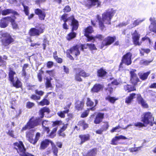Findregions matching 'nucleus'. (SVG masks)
Listing matches in <instances>:
<instances>
[{
	"mask_svg": "<svg viewBox=\"0 0 156 156\" xmlns=\"http://www.w3.org/2000/svg\"><path fill=\"white\" fill-rule=\"evenodd\" d=\"M115 12V11L112 9H108L102 15V19H99V16L97 15V18L99 21V27L101 30H102L105 27L104 23H110V20Z\"/></svg>",
	"mask_w": 156,
	"mask_h": 156,
	"instance_id": "nucleus-1",
	"label": "nucleus"
},
{
	"mask_svg": "<svg viewBox=\"0 0 156 156\" xmlns=\"http://www.w3.org/2000/svg\"><path fill=\"white\" fill-rule=\"evenodd\" d=\"M61 20L64 22H69V24H70L73 27L72 31L76 30L78 27V21L75 20L73 16L67 18V15L64 14L61 17Z\"/></svg>",
	"mask_w": 156,
	"mask_h": 156,
	"instance_id": "nucleus-2",
	"label": "nucleus"
},
{
	"mask_svg": "<svg viewBox=\"0 0 156 156\" xmlns=\"http://www.w3.org/2000/svg\"><path fill=\"white\" fill-rule=\"evenodd\" d=\"M14 145V148L21 156H34L31 154L25 153L26 150L22 142L15 143Z\"/></svg>",
	"mask_w": 156,
	"mask_h": 156,
	"instance_id": "nucleus-3",
	"label": "nucleus"
},
{
	"mask_svg": "<svg viewBox=\"0 0 156 156\" xmlns=\"http://www.w3.org/2000/svg\"><path fill=\"white\" fill-rule=\"evenodd\" d=\"M42 121V119L40 118H31L27 124L22 129V130H25L27 129L33 128L34 127L39 125Z\"/></svg>",
	"mask_w": 156,
	"mask_h": 156,
	"instance_id": "nucleus-4",
	"label": "nucleus"
},
{
	"mask_svg": "<svg viewBox=\"0 0 156 156\" xmlns=\"http://www.w3.org/2000/svg\"><path fill=\"white\" fill-rule=\"evenodd\" d=\"M36 28H31L29 32L31 36H38L44 32V26L43 24H40L39 27H36Z\"/></svg>",
	"mask_w": 156,
	"mask_h": 156,
	"instance_id": "nucleus-5",
	"label": "nucleus"
},
{
	"mask_svg": "<svg viewBox=\"0 0 156 156\" xmlns=\"http://www.w3.org/2000/svg\"><path fill=\"white\" fill-rule=\"evenodd\" d=\"M85 46L82 45H77L73 47L70 49L68 53L71 54L73 56H76L80 54V50H83Z\"/></svg>",
	"mask_w": 156,
	"mask_h": 156,
	"instance_id": "nucleus-6",
	"label": "nucleus"
},
{
	"mask_svg": "<svg viewBox=\"0 0 156 156\" xmlns=\"http://www.w3.org/2000/svg\"><path fill=\"white\" fill-rule=\"evenodd\" d=\"M132 54L130 52L127 53L124 55L122 58V62L119 65V67H121L122 63H124L127 65H130L132 62Z\"/></svg>",
	"mask_w": 156,
	"mask_h": 156,
	"instance_id": "nucleus-7",
	"label": "nucleus"
},
{
	"mask_svg": "<svg viewBox=\"0 0 156 156\" xmlns=\"http://www.w3.org/2000/svg\"><path fill=\"white\" fill-rule=\"evenodd\" d=\"M2 37L3 38L2 40V42L4 46H7L13 41V40L11 36L7 33L3 34Z\"/></svg>",
	"mask_w": 156,
	"mask_h": 156,
	"instance_id": "nucleus-8",
	"label": "nucleus"
},
{
	"mask_svg": "<svg viewBox=\"0 0 156 156\" xmlns=\"http://www.w3.org/2000/svg\"><path fill=\"white\" fill-rule=\"evenodd\" d=\"M154 120V118L151 112L145 113L142 121L146 124H150L151 126L153 125L152 122Z\"/></svg>",
	"mask_w": 156,
	"mask_h": 156,
	"instance_id": "nucleus-9",
	"label": "nucleus"
},
{
	"mask_svg": "<svg viewBox=\"0 0 156 156\" xmlns=\"http://www.w3.org/2000/svg\"><path fill=\"white\" fill-rule=\"evenodd\" d=\"M136 71V69H132L130 72L131 76L130 81L134 85H136L139 81V79L138 78L136 74L135 73Z\"/></svg>",
	"mask_w": 156,
	"mask_h": 156,
	"instance_id": "nucleus-10",
	"label": "nucleus"
},
{
	"mask_svg": "<svg viewBox=\"0 0 156 156\" xmlns=\"http://www.w3.org/2000/svg\"><path fill=\"white\" fill-rule=\"evenodd\" d=\"M35 13L38 15L39 19L41 20H44L46 16V14L45 12L39 9H37L34 10Z\"/></svg>",
	"mask_w": 156,
	"mask_h": 156,
	"instance_id": "nucleus-11",
	"label": "nucleus"
},
{
	"mask_svg": "<svg viewBox=\"0 0 156 156\" xmlns=\"http://www.w3.org/2000/svg\"><path fill=\"white\" fill-rule=\"evenodd\" d=\"M140 37V35L138 34L136 30H135L134 33L132 34V38L134 44L136 45H140L141 43L139 42V40Z\"/></svg>",
	"mask_w": 156,
	"mask_h": 156,
	"instance_id": "nucleus-12",
	"label": "nucleus"
},
{
	"mask_svg": "<svg viewBox=\"0 0 156 156\" xmlns=\"http://www.w3.org/2000/svg\"><path fill=\"white\" fill-rule=\"evenodd\" d=\"M115 38V37H107L102 42V45L103 46H108L110 45L114 41Z\"/></svg>",
	"mask_w": 156,
	"mask_h": 156,
	"instance_id": "nucleus-13",
	"label": "nucleus"
},
{
	"mask_svg": "<svg viewBox=\"0 0 156 156\" xmlns=\"http://www.w3.org/2000/svg\"><path fill=\"white\" fill-rule=\"evenodd\" d=\"M10 19V17H5L1 20L0 21V27L2 28L6 27L8 25Z\"/></svg>",
	"mask_w": 156,
	"mask_h": 156,
	"instance_id": "nucleus-14",
	"label": "nucleus"
},
{
	"mask_svg": "<svg viewBox=\"0 0 156 156\" xmlns=\"http://www.w3.org/2000/svg\"><path fill=\"white\" fill-rule=\"evenodd\" d=\"M100 3L98 0H87L86 5L88 7L91 6H98Z\"/></svg>",
	"mask_w": 156,
	"mask_h": 156,
	"instance_id": "nucleus-15",
	"label": "nucleus"
},
{
	"mask_svg": "<svg viewBox=\"0 0 156 156\" xmlns=\"http://www.w3.org/2000/svg\"><path fill=\"white\" fill-rule=\"evenodd\" d=\"M34 132L33 130H30L29 132L27 133L26 136L28 138V141L31 144H35V141H33L32 139L34 137Z\"/></svg>",
	"mask_w": 156,
	"mask_h": 156,
	"instance_id": "nucleus-16",
	"label": "nucleus"
},
{
	"mask_svg": "<svg viewBox=\"0 0 156 156\" xmlns=\"http://www.w3.org/2000/svg\"><path fill=\"white\" fill-rule=\"evenodd\" d=\"M93 31L92 28L91 26H89L85 30V35L87 38L88 41L93 39L92 37H90L88 35L89 34L92 33Z\"/></svg>",
	"mask_w": 156,
	"mask_h": 156,
	"instance_id": "nucleus-17",
	"label": "nucleus"
},
{
	"mask_svg": "<svg viewBox=\"0 0 156 156\" xmlns=\"http://www.w3.org/2000/svg\"><path fill=\"white\" fill-rule=\"evenodd\" d=\"M103 86L100 84H96L94 85L91 90V91L93 92L98 93L103 88Z\"/></svg>",
	"mask_w": 156,
	"mask_h": 156,
	"instance_id": "nucleus-18",
	"label": "nucleus"
},
{
	"mask_svg": "<svg viewBox=\"0 0 156 156\" xmlns=\"http://www.w3.org/2000/svg\"><path fill=\"white\" fill-rule=\"evenodd\" d=\"M9 78L11 82L13 81L15 79V78L17 77L15 72L13 71V69L11 68H9Z\"/></svg>",
	"mask_w": 156,
	"mask_h": 156,
	"instance_id": "nucleus-19",
	"label": "nucleus"
},
{
	"mask_svg": "<svg viewBox=\"0 0 156 156\" xmlns=\"http://www.w3.org/2000/svg\"><path fill=\"white\" fill-rule=\"evenodd\" d=\"M0 11L3 15H7L11 13L16 15H18V13L16 12L12 9H6L2 10H0Z\"/></svg>",
	"mask_w": 156,
	"mask_h": 156,
	"instance_id": "nucleus-20",
	"label": "nucleus"
},
{
	"mask_svg": "<svg viewBox=\"0 0 156 156\" xmlns=\"http://www.w3.org/2000/svg\"><path fill=\"white\" fill-rule=\"evenodd\" d=\"M119 84V83L117 80H115L112 83V84H108V87L106 89L110 93H112L113 91V85H118Z\"/></svg>",
	"mask_w": 156,
	"mask_h": 156,
	"instance_id": "nucleus-21",
	"label": "nucleus"
},
{
	"mask_svg": "<svg viewBox=\"0 0 156 156\" xmlns=\"http://www.w3.org/2000/svg\"><path fill=\"white\" fill-rule=\"evenodd\" d=\"M104 116V114L101 113H98L94 121L95 124H99L102 121Z\"/></svg>",
	"mask_w": 156,
	"mask_h": 156,
	"instance_id": "nucleus-22",
	"label": "nucleus"
},
{
	"mask_svg": "<svg viewBox=\"0 0 156 156\" xmlns=\"http://www.w3.org/2000/svg\"><path fill=\"white\" fill-rule=\"evenodd\" d=\"M90 136L88 134L80 135L79 137L81 139V144H82L84 142L90 139Z\"/></svg>",
	"mask_w": 156,
	"mask_h": 156,
	"instance_id": "nucleus-23",
	"label": "nucleus"
},
{
	"mask_svg": "<svg viewBox=\"0 0 156 156\" xmlns=\"http://www.w3.org/2000/svg\"><path fill=\"white\" fill-rule=\"evenodd\" d=\"M136 94L132 93L130 94L129 96L127 97L125 99V102L127 104L130 103L132 101L133 99L136 98Z\"/></svg>",
	"mask_w": 156,
	"mask_h": 156,
	"instance_id": "nucleus-24",
	"label": "nucleus"
},
{
	"mask_svg": "<svg viewBox=\"0 0 156 156\" xmlns=\"http://www.w3.org/2000/svg\"><path fill=\"white\" fill-rule=\"evenodd\" d=\"M50 141H51L49 140H45L42 141L41 144L40 148L42 149H44L50 143Z\"/></svg>",
	"mask_w": 156,
	"mask_h": 156,
	"instance_id": "nucleus-25",
	"label": "nucleus"
},
{
	"mask_svg": "<svg viewBox=\"0 0 156 156\" xmlns=\"http://www.w3.org/2000/svg\"><path fill=\"white\" fill-rule=\"evenodd\" d=\"M12 83L13 86L18 88L21 87L22 84L18 80L17 77L15 78V79L13 81Z\"/></svg>",
	"mask_w": 156,
	"mask_h": 156,
	"instance_id": "nucleus-26",
	"label": "nucleus"
},
{
	"mask_svg": "<svg viewBox=\"0 0 156 156\" xmlns=\"http://www.w3.org/2000/svg\"><path fill=\"white\" fill-rule=\"evenodd\" d=\"M150 71L147 72L146 73H141L139 74V75L140 79L142 80H144L146 79L150 73Z\"/></svg>",
	"mask_w": 156,
	"mask_h": 156,
	"instance_id": "nucleus-27",
	"label": "nucleus"
},
{
	"mask_svg": "<svg viewBox=\"0 0 156 156\" xmlns=\"http://www.w3.org/2000/svg\"><path fill=\"white\" fill-rule=\"evenodd\" d=\"M84 104V102L83 101H78L76 103L75 107L78 110H81Z\"/></svg>",
	"mask_w": 156,
	"mask_h": 156,
	"instance_id": "nucleus-28",
	"label": "nucleus"
},
{
	"mask_svg": "<svg viewBox=\"0 0 156 156\" xmlns=\"http://www.w3.org/2000/svg\"><path fill=\"white\" fill-rule=\"evenodd\" d=\"M124 88L125 90L127 91L128 92L136 90V88L135 87H132L129 85L125 86H124Z\"/></svg>",
	"mask_w": 156,
	"mask_h": 156,
	"instance_id": "nucleus-29",
	"label": "nucleus"
},
{
	"mask_svg": "<svg viewBox=\"0 0 156 156\" xmlns=\"http://www.w3.org/2000/svg\"><path fill=\"white\" fill-rule=\"evenodd\" d=\"M50 112L49 109L47 107H44L41 109L40 111V117L43 118L44 116V113L45 112L49 113Z\"/></svg>",
	"mask_w": 156,
	"mask_h": 156,
	"instance_id": "nucleus-30",
	"label": "nucleus"
},
{
	"mask_svg": "<svg viewBox=\"0 0 156 156\" xmlns=\"http://www.w3.org/2000/svg\"><path fill=\"white\" fill-rule=\"evenodd\" d=\"M50 143L52 146V149L55 155L57 156V153L58 152V149L56 147L55 145L52 141H50Z\"/></svg>",
	"mask_w": 156,
	"mask_h": 156,
	"instance_id": "nucleus-31",
	"label": "nucleus"
},
{
	"mask_svg": "<svg viewBox=\"0 0 156 156\" xmlns=\"http://www.w3.org/2000/svg\"><path fill=\"white\" fill-rule=\"evenodd\" d=\"M106 73V71L101 68L98 70L97 71L98 76L99 77H103Z\"/></svg>",
	"mask_w": 156,
	"mask_h": 156,
	"instance_id": "nucleus-32",
	"label": "nucleus"
},
{
	"mask_svg": "<svg viewBox=\"0 0 156 156\" xmlns=\"http://www.w3.org/2000/svg\"><path fill=\"white\" fill-rule=\"evenodd\" d=\"M83 45H85V47H83V48H89L91 50H94L96 49V48L94 44H84Z\"/></svg>",
	"mask_w": 156,
	"mask_h": 156,
	"instance_id": "nucleus-33",
	"label": "nucleus"
},
{
	"mask_svg": "<svg viewBox=\"0 0 156 156\" xmlns=\"http://www.w3.org/2000/svg\"><path fill=\"white\" fill-rule=\"evenodd\" d=\"M69 112L68 109H67L66 110L63 111L59 112L57 113V114L61 118H64L65 117V114Z\"/></svg>",
	"mask_w": 156,
	"mask_h": 156,
	"instance_id": "nucleus-34",
	"label": "nucleus"
},
{
	"mask_svg": "<svg viewBox=\"0 0 156 156\" xmlns=\"http://www.w3.org/2000/svg\"><path fill=\"white\" fill-rule=\"evenodd\" d=\"M57 52L55 51L53 53V57L56 61L58 63H61L62 62V59L61 58H58L57 56Z\"/></svg>",
	"mask_w": 156,
	"mask_h": 156,
	"instance_id": "nucleus-35",
	"label": "nucleus"
},
{
	"mask_svg": "<svg viewBox=\"0 0 156 156\" xmlns=\"http://www.w3.org/2000/svg\"><path fill=\"white\" fill-rule=\"evenodd\" d=\"M106 99L110 102L113 103L115 102V101L118 99V98H116L115 97H111L109 96H108L106 97L105 98Z\"/></svg>",
	"mask_w": 156,
	"mask_h": 156,
	"instance_id": "nucleus-36",
	"label": "nucleus"
},
{
	"mask_svg": "<svg viewBox=\"0 0 156 156\" xmlns=\"http://www.w3.org/2000/svg\"><path fill=\"white\" fill-rule=\"evenodd\" d=\"M47 124H48V121L46 120L42 122V125L44 129L47 131V133H48L49 130L48 127L46 126Z\"/></svg>",
	"mask_w": 156,
	"mask_h": 156,
	"instance_id": "nucleus-37",
	"label": "nucleus"
},
{
	"mask_svg": "<svg viewBox=\"0 0 156 156\" xmlns=\"http://www.w3.org/2000/svg\"><path fill=\"white\" fill-rule=\"evenodd\" d=\"M136 98L138 103L140 105L145 101L140 94H137Z\"/></svg>",
	"mask_w": 156,
	"mask_h": 156,
	"instance_id": "nucleus-38",
	"label": "nucleus"
},
{
	"mask_svg": "<svg viewBox=\"0 0 156 156\" xmlns=\"http://www.w3.org/2000/svg\"><path fill=\"white\" fill-rule=\"evenodd\" d=\"M76 35V34L74 32H72L69 34L67 37V39L68 40H70L71 39L75 37Z\"/></svg>",
	"mask_w": 156,
	"mask_h": 156,
	"instance_id": "nucleus-39",
	"label": "nucleus"
},
{
	"mask_svg": "<svg viewBox=\"0 0 156 156\" xmlns=\"http://www.w3.org/2000/svg\"><path fill=\"white\" fill-rule=\"evenodd\" d=\"M145 20L144 19H143L142 20H140L139 19H137L133 23V26L132 27H134L138 25H139L140 23H141L143 21Z\"/></svg>",
	"mask_w": 156,
	"mask_h": 156,
	"instance_id": "nucleus-40",
	"label": "nucleus"
},
{
	"mask_svg": "<svg viewBox=\"0 0 156 156\" xmlns=\"http://www.w3.org/2000/svg\"><path fill=\"white\" fill-rule=\"evenodd\" d=\"M49 104V101L46 99H44L39 103V105L43 106L44 105H48Z\"/></svg>",
	"mask_w": 156,
	"mask_h": 156,
	"instance_id": "nucleus-41",
	"label": "nucleus"
},
{
	"mask_svg": "<svg viewBox=\"0 0 156 156\" xmlns=\"http://www.w3.org/2000/svg\"><path fill=\"white\" fill-rule=\"evenodd\" d=\"M10 21L12 23V27L13 29H16L18 28V25L16 23L13 19L11 18Z\"/></svg>",
	"mask_w": 156,
	"mask_h": 156,
	"instance_id": "nucleus-42",
	"label": "nucleus"
},
{
	"mask_svg": "<svg viewBox=\"0 0 156 156\" xmlns=\"http://www.w3.org/2000/svg\"><path fill=\"white\" fill-rule=\"evenodd\" d=\"M79 124L80 126H83L84 129H86L88 127V124H86L85 122L83 120L80 121L79 122Z\"/></svg>",
	"mask_w": 156,
	"mask_h": 156,
	"instance_id": "nucleus-43",
	"label": "nucleus"
},
{
	"mask_svg": "<svg viewBox=\"0 0 156 156\" xmlns=\"http://www.w3.org/2000/svg\"><path fill=\"white\" fill-rule=\"evenodd\" d=\"M81 75L79 73H76L75 76V80L79 82H80L82 81V78L80 77Z\"/></svg>",
	"mask_w": 156,
	"mask_h": 156,
	"instance_id": "nucleus-44",
	"label": "nucleus"
},
{
	"mask_svg": "<svg viewBox=\"0 0 156 156\" xmlns=\"http://www.w3.org/2000/svg\"><path fill=\"white\" fill-rule=\"evenodd\" d=\"M40 133H37L35 137L34 138H33L32 139L33 141H35V144H36L37 141L39 140L40 136Z\"/></svg>",
	"mask_w": 156,
	"mask_h": 156,
	"instance_id": "nucleus-45",
	"label": "nucleus"
},
{
	"mask_svg": "<svg viewBox=\"0 0 156 156\" xmlns=\"http://www.w3.org/2000/svg\"><path fill=\"white\" fill-rule=\"evenodd\" d=\"M81 76L83 77H86L88 76H90V74L89 73H86L84 71L82 70L79 73Z\"/></svg>",
	"mask_w": 156,
	"mask_h": 156,
	"instance_id": "nucleus-46",
	"label": "nucleus"
},
{
	"mask_svg": "<svg viewBox=\"0 0 156 156\" xmlns=\"http://www.w3.org/2000/svg\"><path fill=\"white\" fill-rule=\"evenodd\" d=\"M23 5L24 7V11L25 14L26 15H28L29 14V7L27 6L24 5L23 4Z\"/></svg>",
	"mask_w": 156,
	"mask_h": 156,
	"instance_id": "nucleus-47",
	"label": "nucleus"
},
{
	"mask_svg": "<svg viewBox=\"0 0 156 156\" xmlns=\"http://www.w3.org/2000/svg\"><path fill=\"white\" fill-rule=\"evenodd\" d=\"M46 87L47 88L51 87L52 85L51 84L50 81L49 79L47 78L46 82L45 83Z\"/></svg>",
	"mask_w": 156,
	"mask_h": 156,
	"instance_id": "nucleus-48",
	"label": "nucleus"
},
{
	"mask_svg": "<svg viewBox=\"0 0 156 156\" xmlns=\"http://www.w3.org/2000/svg\"><path fill=\"white\" fill-rule=\"evenodd\" d=\"M116 137L118 140H120V139L125 140V139H128V138H127L126 137H125L124 136H122V135H120V136H116ZM131 139H132L131 138H130L128 139L129 140Z\"/></svg>",
	"mask_w": 156,
	"mask_h": 156,
	"instance_id": "nucleus-49",
	"label": "nucleus"
},
{
	"mask_svg": "<svg viewBox=\"0 0 156 156\" xmlns=\"http://www.w3.org/2000/svg\"><path fill=\"white\" fill-rule=\"evenodd\" d=\"M87 104L88 106H92L93 105L94 103L90 100V98H88Z\"/></svg>",
	"mask_w": 156,
	"mask_h": 156,
	"instance_id": "nucleus-50",
	"label": "nucleus"
},
{
	"mask_svg": "<svg viewBox=\"0 0 156 156\" xmlns=\"http://www.w3.org/2000/svg\"><path fill=\"white\" fill-rule=\"evenodd\" d=\"M89 110L88 109L82 113L81 115V117L84 118L86 117L88 115Z\"/></svg>",
	"mask_w": 156,
	"mask_h": 156,
	"instance_id": "nucleus-51",
	"label": "nucleus"
},
{
	"mask_svg": "<svg viewBox=\"0 0 156 156\" xmlns=\"http://www.w3.org/2000/svg\"><path fill=\"white\" fill-rule=\"evenodd\" d=\"M117 141H118V140L115 136L112 139L111 144L113 145H117Z\"/></svg>",
	"mask_w": 156,
	"mask_h": 156,
	"instance_id": "nucleus-52",
	"label": "nucleus"
},
{
	"mask_svg": "<svg viewBox=\"0 0 156 156\" xmlns=\"http://www.w3.org/2000/svg\"><path fill=\"white\" fill-rule=\"evenodd\" d=\"M31 99L34 100H38L40 99V97L37 96L36 95H32L31 97Z\"/></svg>",
	"mask_w": 156,
	"mask_h": 156,
	"instance_id": "nucleus-53",
	"label": "nucleus"
},
{
	"mask_svg": "<svg viewBox=\"0 0 156 156\" xmlns=\"http://www.w3.org/2000/svg\"><path fill=\"white\" fill-rule=\"evenodd\" d=\"M71 8L69 6H66L63 9L64 12H68L71 11Z\"/></svg>",
	"mask_w": 156,
	"mask_h": 156,
	"instance_id": "nucleus-54",
	"label": "nucleus"
},
{
	"mask_svg": "<svg viewBox=\"0 0 156 156\" xmlns=\"http://www.w3.org/2000/svg\"><path fill=\"white\" fill-rule=\"evenodd\" d=\"M34 105V104L30 102H28L27 104V107L28 108H30Z\"/></svg>",
	"mask_w": 156,
	"mask_h": 156,
	"instance_id": "nucleus-55",
	"label": "nucleus"
},
{
	"mask_svg": "<svg viewBox=\"0 0 156 156\" xmlns=\"http://www.w3.org/2000/svg\"><path fill=\"white\" fill-rule=\"evenodd\" d=\"M35 93L36 94H37L41 96H42L44 94V92L42 91H39L38 90H35Z\"/></svg>",
	"mask_w": 156,
	"mask_h": 156,
	"instance_id": "nucleus-56",
	"label": "nucleus"
},
{
	"mask_svg": "<svg viewBox=\"0 0 156 156\" xmlns=\"http://www.w3.org/2000/svg\"><path fill=\"white\" fill-rule=\"evenodd\" d=\"M134 125L138 127H140L144 126V125L143 124L140 122L135 123Z\"/></svg>",
	"mask_w": 156,
	"mask_h": 156,
	"instance_id": "nucleus-57",
	"label": "nucleus"
},
{
	"mask_svg": "<svg viewBox=\"0 0 156 156\" xmlns=\"http://www.w3.org/2000/svg\"><path fill=\"white\" fill-rule=\"evenodd\" d=\"M151 61H149L147 60H141L140 61V63L142 64H144V65H147L150 63Z\"/></svg>",
	"mask_w": 156,
	"mask_h": 156,
	"instance_id": "nucleus-58",
	"label": "nucleus"
},
{
	"mask_svg": "<svg viewBox=\"0 0 156 156\" xmlns=\"http://www.w3.org/2000/svg\"><path fill=\"white\" fill-rule=\"evenodd\" d=\"M8 134L12 137L16 138V136L13 134V131L12 130H9L8 132Z\"/></svg>",
	"mask_w": 156,
	"mask_h": 156,
	"instance_id": "nucleus-59",
	"label": "nucleus"
},
{
	"mask_svg": "<svg viewBox=\"0 0 156 156\" xmlns=\"http://www.w3.org/2000/svg\"><path fill=\"white\" fill-rule=\"evenodd\" d=\"M122 128V127L119 126H118L115 128H113L111 130L112 133L115 132L116 130Z\"/></svg>",
	"mask_w": 156,
	"mask_h": 156,
	"instance_id": "nucleus-60",
	"label": "nucleus"
},
{
	"mask_svg": "<svg viewBox=\"0 0 156 156\" xmlns=\"http://www.w3.org/2000/svg\"><path fill=\"white\" fill-rule=\"evenodd\" d=\"M142 106L144 108H147L148 107V105L146 103L145 100L141 104Z\"/></svg>",
	"mask_w": 156,
	"mask_h": 156,
	"instance_id": "nucleus-61",
	"label": "nucleus"
},
{
	"mask_svg": "<svg viewBox=\"0 0 156 156\" xmlns=\"http://www.w3.org/2000/svg\"><path fill=\"white\" fill-rule=\"evenodd\" d=\"M63 69L64 72L66 74H68L69 72V70L68 68L65 66H63Z\"/></svg>",
	"mask_w": 156,
	"mask_h": 156,
	"instance_id": "nucleus-62",
	"label": "nucleus"
},
{
	"mask_svg": "<svg viewBox=\"0 0 156 156\" xmlns=\"http://www.w3.org/2000/svg\"><path fill=\"white\" fill-rule=\"evenodd\" d=\"M22 74V76L24 77V78H25L26 80L28 78V76H27L25 70H23Z\"/></svg>",
	"mask_w": 156,
	"mask_h": 156,
	"instance_id": "nucleus-63",
	"label": "nucleus"
},
{
	"mask_svg": "<svg viewBox=\"0 0 156 156\" xmlns=\"http://www.w3.org/2000/svg\"><path fill=\"white\" fill-rule=\"evenodd\" d=\"M67 125L68 124H67L64 125L60 129V131L63 132L65 130L67 127Z\"/></svg>",
	"mask_w": 156,
	"mask_h": 156,
	"instance_id": "nucleus-64",
	"label": "nucleus"
}]
</instances>
